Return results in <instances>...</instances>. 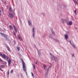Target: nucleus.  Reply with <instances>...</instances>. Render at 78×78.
<instances>
[{
  "mask_svg": "<svg viewBox=\"0 0 78 78\" xmlns=\"http://www.w3.org/2000/svg\"><path fill=\"white\" fill-rule=\"evenodd\" d=\"M21 60L22 62V66L23 70L25 72L26 74H27V72H26L27 69H26V66H25V62H24V61H23V59H21Z\"/></svg>",
  "mask_w": 78,
  "mask_h": 78,
  "instance_id": "f257e3e1",
  "label": "nucleus"
},
{
  "mask_svg": "<svg viewBox=\"0 0 78 78\" xmlns=\"http://www.w3.org/2000/svg\"><path fill=\"white\" fill-rule=\"evenodd\" d=\"M51 55V60H54L55 62L58 61V58H56L55 56L51 54H50Z\"/></svg>",
  "mask_w": 78,
  "mask_h": 78,
  "instance_id": "f03ea898",
  "label": "nucleus"
},
{
  "mask_svg": "<svg viewBox=\"0 0 78 78\" xmlns=\"http://www.w3.org/2000/svg\"><path fill=\"white\" fill-rule=\"evenodd\" d=\"M43 68L45 70V71H47V72H48L49 70V69L50 68V67H49L47 69V66L45 65H43Z\"/></svg>",
  "mask_w": 78,
  "mask_h": 78,
  "instance_id": "7ed1b4c3",
  "label": "nucleus"
},
{
  "mask_svg": "<svg viewBox=\"0 0 78 78\" xmlns=\"http://www.w3.org/2000/svg\"><path fill=\"white\" fill-rule=\"evenodd\" d=\"M2 57L4 59H6V58L7 59V61H8V59H9V57L8 56H6V55H5V54H3Z\"/></svg>",
  "mask_w": 78,
  "mask_h": 78,
  "instance_id": "20e7f679",
  "label": "nucleus"
},
{
  "mask_svg": "<svg viewBox=\"0 0 78 78\" xmlns=\"http://www.w3.org/2000/svg\"><path fill=\"white\" fill-rule=\"evenodd\" d=\"M28 24L29 26H31L32 25V22L30 20H28Z\"/></svg>",
  "mask_w": 78,
  "mask_h": 78,
  "instance_id": "39448f33",
  "label": "nucleus"
},
{
  "mask_svg": "<svg viewBox=\"0 0 78 78\" xmlns=\"http://www.w3.org/2000/svg\"><path fill=\"white\" fill-rule=\"evenodd\" d=\"M9 11H10V12H13V10H12V8H11V6H9Z\"/></svg>",
  "mask_w": 78,
  "mask_h": 78,
  "instance_id": "423d86ee",
  "label": "nucleus"
},
{
  "mask_svg": "<svg viewBox=\"0 0 78 78\" xmlns=\"http://www.w3.org/2000/svg\"><path fill=\"white\" fill-rule=\"evenodd\" d=\"M9 18H13L14 16H13L12 14L10 13L9 15Z\"/></svg>",
  "mask_w": 78,
  "mask_h": 78,
  "instance_id": "0eeeda50",
  "label": "nucleus"
},
{
  "mask_svg": "<svg viewBox=\"0 0 78 78\" xmlns=\"http://www.w3.org/2000/svg\"><path fill=\"white\" fill-rule=\"evenodd\" d=\"M69 43L71 44L73 47L74 48H76V47L75 46V44H72V43H71V41H69Z\"/></svg>",
  "mask_w": 78,
  "mask_h": 78,
  "instance_id": "6e6552de",
  "label": "nucleus"
},
{
  "mask_svg": "<svg viewBox=\"0 0 78 78\" xmlns=\"http://www.w3.org/2000/svg\"><path fill=\"white\" fill-rule=\"evenodd\" d=\"M6 47L7 49V50L9 51V52H11V50L10 49V48H9V46H8L6 45Z\"/></svg>",
  "mask_w": 78,
  "mask_h": 78,
  "instance_id": "1a4fd4ad",
  "label": "nucleus"
},
{
  "mask_svg": "<svg viewBox=\"0 0 78 78\" xmlns=\"http://www.w3.org/2000/svg\"><path fill=\"white\" fill-rule=\"evenodd\" d=\"M8 63L9 66H11V62L10 59H9V60L8 61Z\"/></svg>",
  "mask_w": 78,
  "mask_h": 78,
  "instance_id": "9d476101",
  "label": "nucleus"
},
{
  "mask_svg": "<svg viewBox=\"0 0 78 78\" xmlns=\"http://www.w3.org/2000/svg\"><path fill=\"white\" fill-rule=\"evenodd\" d=\"M18 37L20 41H22V38L20 37V36H18Z\"/></svg>",
  "mask_w": 78,
  "mask_h": 78,
  "instance_id": "9b49d317",
  "label": "nucleus"
},
{
  "mask_svg": "<svg viewBox=\"0 0 78 78\" xmlns=\"http://www.w3.org/2000/svg\"><path fill=\"white\" fill-rule=\"evenodd\" d=\"M13 28L16 32H17V29H16V27L15 26V25H13Z\"/></svg>",
  "mask_w": 78,
  "mask_h": 78,
  "instance_id": "f8f14e48",
  "label": "nucleus"
},
{
  "mask_svg": "<svg viewBox=\"0 0 78 78\" xmlns=\"http://www.w3.org/2000/svg\"><path fill=\"white\" fill-rule=\"evenodd\" d=\"M72 21H69V23L68 24V25H72Z\"/></svg>",
  "mask_w": 78,
  "mask_h": 78,
  "instance_id": "ddd939ff",
  "label": "nucleus"
},
{
  "mask_svg": "<svg viewBox=\"0 0 78 78\" xmlns=\"http://www.w3.org/2000/svg\"><path fill=\"white\" fill-rule=\"evenodd\" d=\"M9 28L10 30H13V29L12 28V26L10 25L9 26Z\"/></svg>",
  "mask_w": 78,
  "mask_h": 78,
  "instance_id": "4468645a",
  "label": "nucleus"
},
{
  "mask_svg": "<svg viewBox=\"0 0 78 78\" xmlns=\"http://www.w3.org/2000/svg\"><path fill=\"white\" fill-rule=\"evenodd\" d=\"M66 20H62V23H64L65 22H66Z\"/></svg>",
  "mask_w": 78,
  "mask_h": 78,
  "instance_id": "2eb2a0df",
  "label": "nucleus"
},
{
  "mask_svg": "<svg viewBox=\"0 0 78 78\" xmlns=\"http://www.w3.org/2000/svg\"><path fill=\"white\" fill-rule=\"evenodd\" d=\"M65 37L66 39H67V38L68 37V35H65Z\"/></svg>",
  "mask_w": 78,
  "mask_h": 78,
  "instance_id": "dca6fc26",
  "label": "nucleus"
},
{
  "mask_svg": "<svg viewBox=\"0 0 78 78\" xmlns=\"http://www.w3.org/2000/svg\"><path fill=\"white\" fill-rule=\"evenodd\" d=\"M74 2L75 3L76 5H78V2H77L75 0H74Z\"/></svg>",
  "mask_w": 78,
  "mask_h": 78,
  "instance_id": "f3484780",
  "label": "nucleus"
},
{
  "mask_svg": "<svg viewBox=\"0 0 78 78\" xmlns=\"http://www.w3.org/2000/svg\"><path fill=\"white\" fill-rule=\"evenodd\" d=\"M7 36H8V35H7L5 34L3 37H4V38H6V37H7Z\"/></svg>",
  "mask_w": 78,
  "mask_h": 78,
  "instance_id": "a211bd4d",
  "label": "nucleus"
},
{
  "mask_svg": "<svg viewBox=\"0 0 78 78\" xmlns=\"http://www.w3.org/2000/svg\"><path fill=\"white\" fill-rule=\"evenodd\" d=\"M35 36V33H33V34H32V36L33 37H34V36Z\"/></svg>",
  "mask_w": 78,
  "mask_h": 78,
  "instance_id": "6ab92c4d",
  "label": "nucleus"
},
{
  "mask_svg": "<svg viewBox=\"0 0 78 78\" xmlns=\"http://www.w3.org/2000/svg\"><path fill=\"white\" fill-rule=\"evenodd\" d=\"M0 34L1 35H2L3 36V37L4 36V35H5V34L1 32L0 33Z\"/></svg>",
  "mask_w": 78,
  "mask_h": 78,
  "instance_id": "aec40b11",
  "label": "nucleus"
},
{
  "mask_svg": "<svg viewBox=\"0 0 78 78\" xmlns=\"http://www.w3.org/2000/svg\"><path fill=\"white\" fill-rule=\"evenodd\" d=\"M47 75H48V72H47L45 74V76L47 77Z\"/></svg>",
  "mask_w": 78,
  "mask_h": 78,
  "instance_id": "412c9836",
  "label": "nucleus"
},
{
  "mask_svg": "<svg viewBox=\"0 0 78 78\" xmlns=\"http://www.w3.org/2000/svg\"><path fill=\"white\" fill-rule=\"evenodd\" d=\"M32 32L33 33H34V28H33L32 29Z\"/></svg>",
  "mask_w": 78,
  "mask_h": 78,
  "instance_id": "4be33fe9",
  "label": "nucleus"
},
{
  "mask_svg": "<svg viewBox=\"0 0 78 78\" xmlns=\"http://www.w3.org/2000/svg\"><path fill=\"white\" fill-rule=\"evenodd\" d=\"M33 66V67L34 69H36V67H35V65H33V64H32Z\"/></svg>",
  "mask_w": 78,
  "mask_h": 78,
  "instance_id": "5701e85b",
  "label": "nucleus"
},
{
  "mask_svg": "<svg viewBox=\"0 0 78 78\" xmlns=\"http://www.w3.org/2000/svg\"><path fill=\"white\" fill-rule=\"evenodd\" d=\"M17 48L18 50V51H19L20 50V48L19 47H17Z\"/></svg>",
  "mask_w": 78,
  "mask_h": 78,
  "instance_id": "b1692460",
  "label": "nucleus"
},
{
  "mask_svg": "<svg viewBox=\"0 0 78 78\" xmlns=\"http://www.w3.org/2000/svg\"><path fill=\"white\" fill-rule=\"evenodd\" d=\"M9 71H8L7 73V75L8 76H9Z\"/></svg>",
  "mask_w": 78,
  "mask_h": 78,
  "instance_id": "393cba45",
  "label": "nucleus"
},
{
  "mask_svg": "<svg viewBox=\"0 0 78 78\" xmlns=\"http://www.w3.org/2000/svg\"><path fill=\"white\" fill-rule=\"evenodd\" d=\"M0 66L2 68H4V67H5V66L4 65H1Z\"/></svg>",
  "mask_w": 78,
  "mask_h": 78,
  "instance_id": "a878e982",
  "label": "nucleus"
},
{
  "mask_svg": "<svg viewBox=\"0 0 78 78\" xmlns=\"http://www.w3.org/2000/svg\"><path fill=\"white\" fill-rule=\"evenodd\" d=\"M38 54L39 56H40V55H41V53H40V52L39 51H38Z\"/></svg>",
  "mask_w": 78,
  "mask_h": 78,
  "instance_id": "bb28decb",
  "label": "nucleus"
},
{
  "mask_svg": "<svg viewBox=\"0 0 78 78\" xmlns=\"http://www.w3.org/2000/svg\"><path fill=\"white\" fill-rule=\"evenodd\" d=\"M0 62H3V60H2L1 58H0Z\"/></svg>",
  "mask_w": 78,
  "mask_h": 78,
  "instance_id": "cd10ccee",
  "label": "nucleus"
},
{
  "mask_svg": "<svg viewBox=\"0 0 78 78\" xmlns=\"http://www.w3.org/2000/svg\"><path fill=\"white\" fill-rule=\"evenodd\" d=\"M31 74L32 75V76H33H33H34V74H33V73H31Z\"/></svg>",
  "mask_w": 78,
  "mask_h": 78,
  "instance_id": "c85d7f7f",
  "label": "nucleus"
},
{
  "mask_svg": "<svg viewBox=\"0 0 78 78\" xmlns=\"http://www.w3.org/2000/svg\"><path fill=\"white\" fill-rule=\"evenodd\" d=\"M52 33L53 34L55 35V32L53 30H51Z\"/></svg>",
  "mask_w": 78,
  "mask_h": 78,
  "instance_id": "c756f323",
  "label": "nucleus"
},
{
  "mask_svg": "<svg viewBox=\"0 0 78 78\" xmlns=\"http://www.w3.org/2000/svg\"><path fill=\"white\" fill-rule=\"evenodd\" d=\"M13 34H14V36H16V32H13Z\"/></svg>",
  "mask_w": 78,
  "mask_h": 78,
  "instance_id": "7c9ffc66",
  "label": "nucleus"
},
{
  "mask_svg": "<svg viewBox=\"0 0 78 78\" xmlns=\"http://www.w3.org/2000/svg\"><path fill=\"white\" fill-rule=\"evenodd\" d=\"M41 14H42V15H43V16H45V14L44 13H41Z\"/></svg>",
  "mask_w": 78,
  "mask_h": 78,
  "instance_id": "2f4dec72",
  "label": "nucleus"
},
{
  "mask_svg": "<svg viewBox=\"0 0 78 78\" xmlns=\"http://www.w3.org/2000/svg\"><path fill=\"white\" fill-rule=\"evenodd\" d=\"M2 55H3L2 54V53L0 52V56H2Z\"/></svg>",
  "mask_w": 78,
  "mask_h": 78,
  "instance_id": "473e14b6",
  "label": "nucleus"
},
{
  "mask_svg": "<svg viewBox=\"0 0 78 78\" xmlns=\"http://www.w3.org/2000/svg\"><path fill=\"white\" fill-rule=\"evenodd\" d=\"M49 37H50V38H51V39H52V37H51V35H50Z\"/></svg>",
  "mask_w": 78,
  "mask_h": 78,
  "instance_id": "72a5a7b5",
  "label": "nucleus"
},
{
  "mask_svg": "<svg viewBox=\"0 0 78 78\" xmlns=\"http://www.w3.org/2000/svg\"><path fill=\"white\" fill-rule=\"evenodd\" d=\"M74 12L75 13L76 15V10H74Z\"/></svg>",
  "mask_w": 78,
  "mask_h": 78,
  "instance_id": "f704fd0d",
  "label": "nucleus"
},
{
  "mask_svg": "<svg viewBox=\"0 0 78 78\" xmlns=\"http://www.w3.org/2000/svg\"><path fill=\"white\" fill-rule=\"evenodd\" d=\"M75 56H74V54H73L72 55V57H74Z\"/></svg>",
  "mask_w": 78,
  "mask_h": 78,
  "instance_id": "c9c22d12",
  "label": "nucleus"
},
{
  "mask_svg": "<svg viewBox=\"0 0 78 78\" xmlns=\"http://www.w3.org/2000/svg\"><path fill=\"white\" fill-rule=\"evenodd\" d=\"M12 72H13V70H11V73H12Z\"/></svg>",
  "mask_w": 78,
  "mask_h": 78,
  "instance_id": "e433bc0d",
  "label": "nucleus"
},
{
  "mask_svg": "<svg viewBox=\"0 0 78 78\" xmlns=\"http://www.w3.org/2000/svg\"><path fill=\"white\" fill-rule=\"evenodd\" d=\"M5 39H6V40H7V41H9V40H8V38H7V37H6V38H5Z\"/></svg>",
  "mask_w": 78,
  "mask_h": 78,
  "instance_id": "4c0bfd02",
  "label": "nucleus"
},
{
  "mask_svg": "<svg viewBox=\"0 0 78 78\" xmlns=\"http://www.w3.org/2000/svg\"><path fill=\"white\" fill-rule=\"evenodd\" d=\"M1 10H0V16H1Z\"/></svg>",
  "mask_w": 78,
  "mask_h": 78,
  "instance_id": "58836bf2",
  "label": "nucleus"
},
{
  "mask_svg": "<svg viewBox=\"0 0 78 78\" xmlns=\"http://www.w3.org/2000/svg\"><path fill=\"white\" fill-rule=\"evenodd\" d=\"M36 64H37V62H36Z\"/></svg>",
  "mask_w": 78,
  "mask_h": 78,
  "instance_id": "ea45409f",
  "label": "nucleus"
},
{
  "mask_svg": "<svg viewBox=\"0 0 78 78\" xmlns=\"http://www.w3.org/2000/svg\"><path fill=\"white\" fill-rule=\"evenodd\" d=\"M0 70H2V69H1V68H0Z\"/></svg>",
  "mask_w": 78,
  "mask_h": 78,
  "instance_id": "a19ab883",
  "label": "nucleus"
},
{
  "mask_svg": "<svg viewBox=\"0 0 78 78\" xmlns=\"http://www.w3.org/2000/svg\"><path fill=\"white\" fill-rule=\"evenodd\" d=\"M4 3L5 4V3H6V2H4Z\"/></svg>",
  "mask_w": 78,
  "mask_h": 78,
  "instance_id": "79ce46f5",
  "label": "nucleus"
},
{
  "mask_svg": "<svg viewBox=\"0 0 78 78\" xmlns=\"http://www.w3.org/2000/svg\"><path fill=\"white\" fill-rule=\"evenodd\" d=\"M14 10H15V9H14Z\"/></svg>",
  "mask_w": 78,
  "mask_h": 78,
  "instance_id": "37998d69",
  "label": "nucleus"
},
{
  "mask_svg": "<svg viewBox=\"0 0 78 78\" xmlns=\"http://www.w3.org/2000/svg\"><path fill=\"white\" fill-rule=\"evenodd\" d=\"M77 0V1H78V0Z\"/></svg>",
  "mask_w": 78,
  "mask_h": 78,
  "instance_id": "c03bdc74",
  "label": "nucleus"
}]
</instances>
